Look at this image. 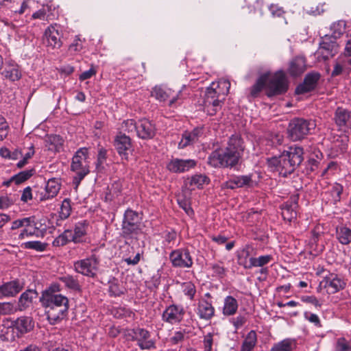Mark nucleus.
Returning a JSON list of instances; mask_svg holds the SVG:
<instances>
[{"instance_id": "49", "label": "nucleus", "mask_w": 351, "mask_h": 351, "mask_svg": "<svg viewBox=\"0 0 351 351\" xmlns=\"http://www.w3.org/2000/svg\"><path fill=\"white\" fill-rule=\"evenodd\" d=\"M121 130L123 132L128 134L136 133L137 122L134 119H127L122 123Z\"/></svg>"}, {"instance_id": "8", "label": "nucleus", "mask_w": 351, "mask_h": 351, "mask_svg": "<svg viewBox=\"0 0 351 351\" xmlns=\"http://www.w3.org/2000/svg\"><path fill=\"white\" fill-rule=\"evenodd\" d=\"M185 89L186 86H183L182 90H179V92L173 96V90L171 88L156 86L153 88L152 95L160 101H165L171 98L169 106L173 107L181 104L182 101L186 98L189 93H184Z\"/></svg>"}, {"instance_id": "46", "label": "nucleus", "mask_w": 351, "mask_h": 351, "mask_svg": "<svg viewBox=\"0 0 351 351\" xmlns=\"http://www.w3.org/2000/svg\"><path fill=\"white\" fill-rule=\"evenodd\" d=\"M33 169L21 171L12 176L11 180H14L16 184H19L30 178L33 176Z\"/></svg>"}, {"instance_id": "3", "label": "nucleus", "mask_w": 351, "mask_h": 351, "mask_svg": "<svg viewBox=\"0 0 351 351\" xmlns=\"http://www.w3.org/2000/svg\"><path fill=\"white\" fill-rule=\"evenodd\" d=\"M40 301L51 324H56L67 315L69 308L67 297L43 292Z\"/></svg>"}, {"instance_id": "39", "label": "nucleus", "mask_w": 351, "mask_h": 351, "mask_svg": "<svg viewBox=\"0 0 351 351\" xmlns=\"http://www.w3.org/2000/svg\"><path fill=\"white\" fill-rule=\"evenodd\" d=\"M330 29L332 31V34L330 37L334 40H336L345 32L346 22L342 20L338 21L332 25Z\"/></svg>"}, {"instance_id": "48", "label": "nucleus", "mask_w": 351, "mask_h": 351, "mask_svg": "<svg viewBox=\"0 0 351 351\" xmlns=\"http://www.w3.org/2000/svg\"><path fill=\"white\" fill-rule=\"evenodd\" d=\"M25 249H32L37 252H43L45 250L47 244L39 241H27L22 244Z\"/></svg>"}, {"instance_id": "36", "label": "nucleus", "mask_w": 351, "mask_h": 351, "mask_svg": "<svg viewBox=\"0 0 351 351\" xmlns=\"http://www.w3.org/2000/svg\"><path fill=\"white\" fill-rule=\"evenodd\" d=\"M2 74L5 78L10 80L12 82L17 81L21 77V72L19 69L18 66H9L3 71Z\"/></svg>"}, {"instance_id": "18", "label": "nucleus", "mask_w": 351, "mask_h": 351, "mask_svg": "<svg viewBox=\"0 0 351 351\" xmlns=\"http://www.w3.org/2000/svg\"><path fill=\"white\" fill-rule=\"evenodd\" d=\"M320 78V74L317 72L308 73L304 80L303 83L299 84L295 88V93L298 95L308 93L314 90Z\"/></svg>"}, {"instance_id": "53", "label": "nucleus", "mask_w": 351, "mask_h": 351, "mask_svg": "<svg viewBox=\"0 0 351 351\" xmlns=\"http://www.w3.org/2000/svg\"><path fill=\"white\" fill-rule=\"evenodd\" d=\"M107 151L104 148L99 149L96 169L99 171L103 169V164L106 160Z\"/></svg>"}, {"instance_id": "13", "label": "nucleus", "mask_w": 351, "mask_h": 351, "mask_svg": "<svg viewBox=\"0 0 351 351\" xmlns=\"http://www.w3.org/2000/svg\"><path fill=\"white\" fill-rule=\"evenodd\" d=\"M114 145L121 159L128 160L129 152L132 151V148L131 138L125 134L120 132L114 138Z\"/></svg>"}, {"instance_id": "17", "label": "nucleus", "mask_w": 351, "mask_h": 351, "mask_svg": "<svg viewBox=\"0 0 351 351\" xmlns=\"http://www.w3.org/2000/svg\"><path fill=\"white\" fill-rule=\"evenodd\" d=\"M156 126L149 120L143 119L137 122L136 135L140 138L147 140L153 138L156 134Z\"/></svg>"}, {"instance_id": "5", "label": "nucleus", "mask_w": 351, "mask_h": 351, "mask_svg": "<svg viewBox=\"0 0 351 351\" xmlns=\"http://www.w3.org/2000/svg\"><path fill=\"white\" fill-rule=\"evenodd\" d=\"M71 169L76 173L73 182L78 185L90 172L88 149L82 147L75 152L72 158Z\"/></svg>"}, {"instance_id": "57", "label": "nucleus", "mask_w": 351, "mask_h": 351, "mask_svg": "<svg viewBox=\"0 0 351 351\" xmlns=\"http://www.w3.org/2000/svg\"><path fill=\"white\" fill-rule=\"evenodd\" d=\"M301 300L313 304L315 308H320L322 305V303L314 295H303L301 297Z\"/></svg>"}, {"instance_id": "50", "label": "nucleus", "mask_w": 351, "mask_h": 351, "mask_svg": "<svg viewBox=\"0 0 351 351\" xmlns=\"http://www.w3.org/2000/svg\"><path fill=\"white\" fill-rule=\"evenodd\" d=\"M335 351H351V345L349 341L344 337L337 339Z\"/></svg>"}, {"instance_id": "44", "label": "nucleus", "mask_w": 351, "mask_h": 351, "mask_svg": "<svg viewBox=\"0 0 351 351\" xmlns=\"http://www.w3.org/2000/svg\"><path fill=\"white\" fill-rule=\"evenodd\" d=\"M216 89L218 90V94L221 95L224 98L228 95L230 87V83L227 80H220L217 82H213Z\"/></svg>"}, {"instance_id": "47", "label": "nucleus", "mask_w": 351, "mask_h": 351, "mask_svg": "<svg viewBox=\"0 0 351 351\" xmlns=\"http://www.w3.org/2000/svg\"><path fill=\"white\" fill-rule=\"evenodd\" d=\"M233 178L237 188L250 186L252 183L251 176H234Z\"/></svg>"}, {"instance_id": "59", "label": "nucleus", "mask_w": 351, "mask_h": 351, "mask_svg": "<svg viewBox=\"0 0 351 351\" xmlns=\"http://www.w3.org/2000/svg\"><path fill=\"white\" fill-rule=\"evenodd\" d=\"M304 318L310 322L311 323L313 324L316 326H321V322L319 317L314 313H311L310 312H305L304 313Z\"/></svg>"}, {"instance_id": "56", "label": "nucleus", "mask_w": 351, "mask_h": 351, "mask_svg": "<svg viewBox=\"0 0 351 351\" xmlns=\"http://www.w3.org/2000/svg\"><path fill=\"white\" fill-rule=\"evenodd\" d=\"M210 267L215 276L223 278L226 275V269L222 265V263H214Z\"/></svg>"}, {"instance_id": "63", "label": "nucleus", "mask_w": 351, "mask_h": 351, "mask_svg": "<svg viewBox=\"0 0 351 351\" xmlns=\"http://www.w3.org/2000/svg\"><path fill=\"white\" fill-rule=\"evenodd\" d=\"M178 202L188 215L191 216L193 214V210L186 200L178 199Z\"/></svg>"}, {"instance_id": "14", "label": "nucleus", "mask_w": 351, "mask_h": 351, "mask_svg": "<svg viewBox=\"0 0 351 351\" xmlns=\"http://www.w3.org/2000/svg\"><path fill=\"white\" fill-rule=\"evenodd\" d=\"M345 282L335 274H329L320 282L319 286L326 289L329 294H333L345 287Z\"/></svg>"}, {"instance_id": "64", "label": "nucleus", "mask_w": 351, "mask_h": 351, "mask_svg": "<svg viewBox=\"0 0 351 351\" xmlns=\"http://www.w3.org/2000/svg\"><path fill=\"white\" fill-rule=\"evenodd\" d=\"M38 228H25L22 230V232L19 235V239H23L25 237H30L35 234Z\"/></svg>"}, {"instance_id": "24", "label": "nucleus", "mask_w": 351, "mask_h": 351, "mask_svg": "<svg viewBox=\"0 0 351 351\" xmlns=\"http://www.w3.org/2000/svg\"><path fill=\"white\" fill-rule=\"evenodd\" d=\"M12 326L23 335L32 330L34 328V322L30 317H20L12 322Z\"/></svg>"}, {"instance_id": "34", "label": "nucleus", "mask_w": 351, "mask_h": 351, "mask_svg": "<svg viewBox=\"0 0 351 351\" xmlns=\"http://www.w3.org/2000/svg\"><path fill=\"white\" fill-rule=\"evenodd\" d=\"M254 248L252 245H246L238 253L239 264L244 267V265H248L250 257L254 254Z\"/></svg>"}, {"instance_id": "42", "label": "nucleus", "mask_w": 351, "mask_h": 351, "mask_svg": "<svg viewBox=\"0 0 351 351\" xmlns=\"http://www.w3.org/2000/svg\"><path fill=\"white\" fill-rule=\"evenodd\" d=\"M343 186L340 184L335 183L329 192L326 193V195H330L332 197V202L334 204L340 202L341 195L343 193Z\"/></svg>"}, {"instance_id": "60", "label": "nucleus", "mask_w": 351, "mask_h": 351, "mask_svg": "<svg viewBox=\"0 0 351 351\" xmlns=\"http://www.w3.org/2000/svg\"><path fill=\"white\" fill-rule=\"evenodd\" d=\"M82 49V43L81 40L78 38H76L73 40V43H71L69 47V51L71 54L76 53L80 51Z\"/></svg>"}, {"instance_id": "32", "label": "nucleus", "mask_w": 351, "mask_h": 351, "mask_svg": "<svg viewBox=\"0 0 351 351\" xmlns=\"http://www.w3.org/2000/svg\"><path fill=\"white\" fill-rule=\"evenodd\" d=\"M350 118V112L343 108L339 107L337 108L335 113V121L339 127H346L347 122Z\"/></svg>"}, {"instance_id": "19", "label": "nucleus", "mask_w": 351, "mask_h": 351, "mask_svg": "<svg viewBox=\"0 0 351 351\" xmlns=\"http://www.w3.org/2000/svg\"><path fill=\"white\" fill-rule=\"evenodd\" d=\"M135 335L137 345L141 350H151L156 348L155 341L150 338L151 333L147 330L137 327Z\"/></svg>"}, {"instance_id": "11", "label": "nucleus", "mask_w": 351, "mask_h": 351, "mask_svg": "<svg viewBox=\"0 0 351 351\" xmlns=\"http://www.w3.org/2000/svg\"><path fill=\"white\" fill-rule=\"evenodd\" d=\"M169 260L173 267L191 268L193 261L187 248H179L173 250L169 254Z\"/></svg>"}, {"instance_id": "20", "label": "nucleus", "mask_w": 351, "mask_h": 351, "mask_svg": "<svg viewBox=\"0 0 351 351\" xmlns=\"http://www.w3.org/2000/svg\"><path fill=\"white\" fill-rule=\"evenodd\" d=\"M61 34L59 27L56 24L50 25L45 32V39L48 46L52 48H60L62 46Z\"/></svg>"}, {"instance_id": "9", "label": "nucleus", "mask_w": 351, "mask_h": 351, "mask_svg": "<svg viewBox=\"0 0 351 351\" xmlns=\"http://www.w3.org/2000/svg\"><path fill=\"white\" fill-rule=\"evenodd\" d=\"M99 258L95 254L73 263L74 270L83 276L89 278H95L99 266Z\"/></svg>"}, {"instance_id": "27", "label": "nucleus", "mask_w": 351, "mask_h": 351, "mask_svg": "<svg viewBox=\"0 0 351 351\" xmlns=\"http://www.w3.org/2000/svg\"><path fill=\"white\" fill-rule=\"evenodd\" d=\"M336 239L342 245L351 243V229L344 224L337 226L336 228Z\"/></svg>"}, {"instance_id": "2", "label": "nucleus", "mask_w": 351, "mask_h": 351, "mask_svg": "<svg viewBox=\"0 0 351 351\" xmlns=\"http://www.w3.org/2000/svg\"><path fill=\"white\" fill-rule=\"evenodd\" d=\"M303 149L300 147H290L278 156L267 159V164L273 171L286 177L291 174L304 160Z\"/></svg>"}, {"instance_id": "35", "label": "nucleus", "mask_w": 351, "mask_h": 351, "mask_svg": "<svg viewBox=\"0 0 351 351\" xmlns=\"http://www.w3.org/2000/svg\"><path fill=\"white\" fill-rule=\"evenodd\" d=\"M257 341V335L254 330L249 332L242 344L241 351H251Z\"/></svg>"}, {"instance_id": "1", "label": "nucleus", "mask_w": 351, "mask_h": 351, "mask_svg": "<svg viewBox=\"0 0 351 351\" xmlns=\"http://www.w3.org/2000/svg\"><path fill=\"white\" fill-rule=\"evenodd\" d=\"M244 152L243 141L240 136L230 137L227 146L211 152L208 163L215 168H233L241 160Z\"/></svg>"}, {"instance_id": "28", "label": "nucleus", "mask_w": 351, "mask_h": 351, "mask_svg": "<svg viewBox=\"0 0 351 351\" xmlns=\"http://www.w3.org/2000/svg\"><path fill=\"white\" fill-rule=\"evenodd\" d=\"M239 308L237 300L231 295L224 298L222 313L225 316H232L236 314Z\"/></svg>"}, {"instance_id": "38", "label": "nucleus", "mask_w": 351, "mask_h": 351, "mask_svg": "<svg viewBox=\"0 0 351 351\" xmlns=\"http://www.w3.org/2000/svg\"><path fill=\"white\" fill-rule=\"evenodd\" d=\"M35 293L32 290H28L21 294L19 300L18 310L23 311L27 308L32 303L33 295Z\"/></svg>"}, {"instance_id": "7", "label": "nucleus", "mask_w": 351, "mask_h": 351, "mask_svg": "<svg viewBox=\"0 0 351 351\" xmlns=\"http://www.w3.org/2000/svg\"><path fill=\"white\" fill-rule=\"evenodd\" d=\"M315 127L314 120L295 118L289 124V136L293 141L301 140L310 134L311 130H315Z\"/></svg>"}, {"instance_id": "15", "label": "nucleus", "mask_w": 351, "mask_h": 351, "mask_svg": "<svg viewBox=\"0 0 351 351\" xmlns=\"http://www.w3.org/2000/svg\"><path fill=\"white\" fill-rule=\"evenodd\" d=\"M337 47L335 40L326 35L322 38L319 47L316 52L317 58H322L324 60H328L330 57H332L335 55Z\"/></svg>"}, {"instance_id": "51", "label": "nucleus", "mask_w": 351, "mask_h": 351, "mask_svg": "<svg viewBox=\"0 0 351 351\" xmlns=\"http://www.w3.org/2000/svg\"><path fill=\"white\" fill-rule=\"evenodd\" d=\"M182 287L184 295L188 296L190 300H193L196 293L195 285L191 282H187L183 284Z\"/></svg>"}, {"instance_id": "61", "label": "nucleus", "mask_w": 351, "mask_h": 351, "mask_svg": "<svg viewBox=\"0 0 351 351\" xmlns=\"http://www.w3.org/2000/svg\"><path fill=\"white\" fill-rule=\"evenodd\" d=\"M109 292L111 295L113 296H120L123 294V291L120 288L119 285L117 283H112L109 286Z\"/></svg>"}, {"instance_id": "12", "label": "nucleus", "mask_w": 351, "mask_h": 351, "mask_svg": "<svg viewBox=\"0 0 351 351\" xmlns=\"http://www.w3.org/2000/svg\"><path fill=\"white\" fill-rule=\"evenodd\" d=\"M184 314L185 310L182 306L171 304L163 311L162 319L170 324H176L182 321Z\"/></svg>"}, {"instance_id": "16", "label": "nucleus", "mask_w": 351, "mask_h": 351, "mask_svg": "<svg viewBox=\"0 0 351 351\" xmlns=\"http://www.w3.org/2000/svg\"><path fill=\"white\" fill-rule=\"evenodd\" d=\"M197 162L192 159L173 158L167 165V168L173 173H180L194 168Z\"/></svg>"}, {"instance_id": "40", "label": "nucleus", "mask_w": 351, "mask_h": 351, "mask_svg": "<svg viewBox=\"0 0 351 351\" xmlns=\"http://www.w3.org/2000/svg\"><path fill=\"white\" fill-rule=\"evenodd\" d=\"M293 341L289 339H285L277 343H275L270 351H292Z\"/></svg>"}, {"instance_id": "52", "label": "nucleus", "mask_w": 351, "mask_h": 351, "mask_svg": "<svg viewBox=\"0 0 351 351\" xmlns=\"http://www.w3.org/2000/svg\"><path fill=\"white\" fill-rule=\"evenodd\" d=\"M230 322L233 325L236 330L243 327L247 322V317L245 315H239L236 317L230 319Z\"/></svg>"}, {"instance_id": "37", "label": "nucleus", "mask_w": 351, "mask_h": 351, "mask_svg": "<svg viewBox=\"0 0 351 351\" xmlns=\"http://www.w3.org/2000/svg\"><path fill=\"white\" fill-rule=\"evenodd\" d=\"M59 280L64 284V285L72 290L80 291V285L77 278L71 275H64L59 278Z\"/></svg>"}, {"instance_id": "41", "label": "nucleus", "mask_w": 351, "mask_h": 351, "mask_svg": "<svg viewBox=\"0 0 351 351\" xmlns=\"http://www.w3.org/2000/svg\"><path fill=\"white\" fill-rule=\"evenodd\" d=\"M208 180V178L206 176L202 174L195 175L189 179V187H191V189L201 188L206 182H207Z\"/></svg>"}, {"instance_id": "54", "label": "nucleus", "mask_w": 351, "mask_h": 351, "mask_svg": "<svg viewBox=\"0 0 351 351\" xmlns=\"http://www.w3.org/2000/svg\"><path fill=\"white\" fill-rule=\"evenodd\" d=\"M186 335L184 330L176 331L173 335L169 339V342L173 345H176L182 343Z\"/></svg>"}, {"instance_id": "22", "label": "nucleus", "mask_w": 351, "mask_h": 351, "mask_svg": "<svg viewBox=\"0 0 351 351\" xmlns=\"http://www.w3.org/2000/svg\"><path fill=\"white\" fill-rule=\"evenodd\" d=\"M23 284L19 280H12L0 285V299L5 297H13L23 289Z\"/></svg>"}, {"instance_id": "29", "label": "nucleus", "mask_w": 351, "mask_h": 351, "mask_svg": "<svg viewBox=\"0 0 351 351\" xmlns=\"http://www.w3.org/2000/svg\"><path fill=\"white\" fill-rule=\"evenodd\" d=\"M298 204L295 202H286L282 205V216L283 219L288 221H291L297 217Z\"/></svg>"}, {"instance_id": "26", "label": "nucleus", "mask_w": 351, "mask_h": 351, "mask_svg": "<svg viewBox=\"0 0 351 351\" xmlns=\"http://www.w3.org/2000/svg\"><path fill=\"white\" fill-rule=\"evenodd\" d=\"M223 100V97L218 94V90L212 83L210 86L206 90L204 97V104L209 106L210 105L217 106L218 104H221Z\"/></svg>"}, {"instance_id": "21", "label": "nucleus", "mask_w": 351, "mask_h": 351, "mask_svg": "<svg viewBox=\"0 0 351 351\" xmlns=\"http://www.w3.org/2000/svg\"><path fill=\"white\" fill-rule=\"evenodd\" d=\"M203 134L202 128H195L192 131H185L182 136L181 141L178 144L180 149L185 148L187 146L193 145L199 141Z\"/></svg>"}, {"instance_id": "33", "label": "nucleus", "mask_w": 351, "mask_h": 351, "mask_svg": "<svg viewBox=\"0 0 351 351\" xmlns=\"http://www.w3.org/2000/svg\"><path fill=\"white\" fill-rule=\"evenodd\" d=\"M269 79V73H265L261 75L256 82L254 86L251 88L250 95L252 97H256L259 95L260 93L262 90L266 86L267 87V82Z\"/></svg>"}, {"instance_id": "58", "label": "nucleus", "mask_w": 351, "mask_h": 351, "mask_svg": "<svg viewBox=\"0 0 351 351\" xmlns=\"http://www.w3.org/2000/svg\"><path fill=\"white\" fill-rule=\"evenodd\" d=\"M122 186L119 181H115L109 187V193L112 197H117L121 192Z\"/></svg>"}, {"instance_id": "45", "label": "nucleus", "mask_w": 351, "mask_h": 351, "mask_svg": "<svg viewBox=\"0 0 351 351\" xmlns=\"http://www.w3.org/2000/svg\"><path fill=\"white\" fill-rule=\"evenodd\" d=\"M18 308L12 302H0V315H10L15 313Z\"/></svg>"}, {"instance_id": "43", "label": "nucleus", "mask_w": 351, "mask_h": 351, "mask_svg": "<svg viewBox=\"0 0 351 351\" xmlns=\"http://www.w3.org/2000/svg\"><path fill=\"white\" fill-rule=\"evenodd\" d=\"M71 201L69 198L64 199L61 204L60 210L59 212V216L61 219H67L71 213Z\"/></svg>"}, {"instance_id": "55", "label": "nucleus", "mask_w": 351, "mask_h": 351, "mask_svg": "<svg viewBox=\"0 0 351 351\" xmlns=\"http://www.w3.org/2000/svg\"><path fill=\"white\" fill-rule=\"evenodd\" d=\"M49 141L51 142L48 149L53 152H59L62 147L60 138L58 136H53L49 137Z\"/></svg>"}, {"instance_id": "6", "label": "nucleus", "mask_w": 351, "mask_h": 351, "mask_svg": "<svg viewBox=\"0 0 351 351\" xmlns=\"http://www.w3.org/2000/svg\"><path fill=\"white\" fill-rule=\"evenodd\" d=\"M88 223L86 221H81L75 226L73 231L70 229H66L57 237L53 241V246H63L69 242L79 243L83 242V237L86 234Z\"/></svg>"}, {"instance_id": "10", "label": "nucleus", "mask_w": 351, "mask_h": 351, "mask_svg": "<svg viewBox=\"0 0 351 351\" xmlns=\"http://www.w3.org/2000/svg\"><path fill=\"white\" fill-rule=\"evenodd\" d=\"M267 89V95L268 97L281 95L287 92L288 83L285 74L282 71H278L273 75L269 73Z\"/></svg>"}, {"instance_id": "62", "label": "nucleus", "mask_w": 351, "mask_h": 351, "mask_svg": "<svg viewBox=\"0 0 351 351\" xmlns=\"http://www.w3.org/2000/svg\"><path fill=\"white\" fill-rule=\"evenodd\" d=\"M213 342V335L211 333H208L204 336V351H212Z\"/></svg>"}, {"instance_id": "4", "label": "nucleus", "mask_w": 351, "mask_h": 351, "mask_svg": "<svg viewBox=\"0 0 351 351\" xmlns=\"http://www.w3.org/2000/svg\"><path fill=\"white\" fill-rule=\"evenodd\" d=\"M122 236L127 241L138 239L143 233L141 218L137 212L130 209L125 210L121 224Z\"/></svg>"}, {"instance_id": "30", "label": "nucleus", "mask_w": 351, "mask_h": 351, "mask_svg": "<svg viewBox=\"0 0 351 351\" xmlns=\"http://www.w3.org/2000/svg\"><path fill=\"white\" fill-rule=\"evenodd\" d=\"M60 189V184L56 178L49 179L45 186L46 193L42 199H49L57 195Z\"/></svg>"}, {"instance_id": "23", "label": "nucleus", "mask_w": 351, "mask_h": 351, "mask_svg": "<svg viewBox=\"0 0 351 351\" xmlns=\"http://www.w3.org/2000/svg\"><path fill=\"white\" fill-rule=\"evenodd\" d=\"M197 314L200 319L209 320L214 316L215 308L210 302L202 300L197 304Z\"/></svg>"}, {"instance_id": "31", "label": "nucleus", "mask_w": 351, "mask_h": 351, "mask_svg": "<svg viewBox=\"0 0 351 351\" xmlns=\"http://www.w3.org/2000/svg\"><path fill=\"white\" fill-rule=\"evenodd\" d=\"M273 260L271 255H264L259 257H250L249 259L248 265H244V268L247 269H252V267H263L267 265Z\"/></svg>"}, {"instance_id": "25", "label": "nucleus", "mask_w": 351, "mask_h": 351, "mask_svg": "<svg viewBox=\"0 0 351 351\" xmlns=\"http://www.w3.org/2000/svg\"><path fill=\"white\" fill-rule=\"evenodd\" d=\"M306 70V62L303 57H296L289 63L288 73L293 77L302 75Z\"/></svg>"}]
</instances>
